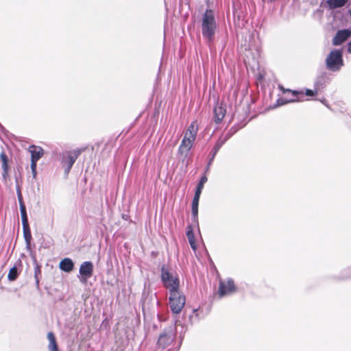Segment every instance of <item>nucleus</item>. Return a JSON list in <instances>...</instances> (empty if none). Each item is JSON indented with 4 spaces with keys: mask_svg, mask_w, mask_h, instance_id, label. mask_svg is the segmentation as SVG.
<instances>
[{
    "mask_svg": "<svg viewBox=\"0 0 351 351\" xmlns=\"http://www.w3.org/2000/svg\"><path fill=\"white\" fill-rule=\"evenodd\" d=\"M216 23L213 12L206 10L204 13L202 23V31L203 36L208 41H211L215 35Z\"/></svg>",
    "mask_w": 351,
    "mask_h": 351,
    "instance_id": "1",
    "label": "nucleus"
},
{
    "mask_svg": "<svg viewBox=\"0 0 351 351\" xmlns=\"http://www.w3.org/2000/svg\"><path fill=\"white\" fill-rule=\"evenodd\" d=\"M161 278L169 293L179 291L180 280L178 275L165 266L161 269Z\"/></svg>",
    "mask_w": 351,
    "mask_h": 351,
    "instance_id": "2",
    "label": "nucleus"
},
{
    "mask_svg": "<svg viewBox=\"0 0 351 351\" xmlns=\"http://www.w3.org/2000/svg\"><path fill=\"white\" fill-rule=\"evenodd\" d=\"M326 64L327 69L330 71H339L343 65L342 51L338 49L332 51L326 59Z\"/></svg>",
    "mask_w": 351,
    "mask_h": 351,
    "instance_id": "3",
    "label": "nucleus"
},
{
    "mask_svg": "<svg viewBox=\"0 0 351 351\" xmlns=\"http://www.w3.org/2000/svg\"><path fill=\"white\" fill-rule=\"evenodd\" d=\"M185 302L184 295L181 294L179 291L169 293V304L173 313H180L185 304Z\"/></svg>",
    "mask_w": 351,
    "mask_h": 351,
    "instance_id": "4",
    "label": "nucleus"
},
{
    "mask_svg": "<svg viewBox=\"0 0 351 351\" xmlns=\"http://www.w3.org/2000/svg\"><path fill=\"white\" fill-rule=\"evenodd\" d=\"M235 289L234 283L232 279L219 280L218 293L220 298L233 293Z\"/></svg>",
    "mask_w": 351,
    "mask_h": 351,
    "instance_id": "5",
    "label": "nucleus"
},
{
    "mask_svg": "<svg viewBox=\"0 0 351 351\" xmlns=\"http://www.w3.org/2000/svg\"><path fill=\"white\" fill-rule=\"evenodd\" d=\"M80 280L82 283H86L88 278L93 276V265L90 261L83 262L80 267Z\"/></svg>",
    "mask_w": 351,
    "mask_h": 351,
    "instance_id": "6",
    "label": "nucleus"
},
{
    "mask_svg": "<svg viewBox=\"0 0 351 351\" xmlns=\"http://www.w3.org/2000/svg\"><path fill=\"white\" fill-rule=\"evenodd\" d=\"M175 338V332L172 329L165 331L161 334L158 340V347L165 349L171 344Z\"/></svg>",
    "mask_w": 351,
    "mask_h": 351,
    "instance_id": "7",
    "label": "nucleus"
},
{
    "mask_svg": "<svg viewBox=\"0 0 351 351\" xmlns=\"http://www.w3.org/2000/svg\"><path fill=\"white\" fill-rule=\"evenodd\" d=\"M80 154V151H75L74 152H69L63 156L62 163L64 173L68 175L72 166L75 163L76 159Z\"/></svg>",
    "mask_w": 351,
    "mask_h": 351,
    "instance_id": "8",
    "label": "nucleus"
},
{
    "mask_svg": "<svg viewBox=\"0 0 351 351\" xmlns=\"http://www.w3.org/2000/svg\"><path fill=\"white\" fill-rule=\"evenodd\" d=\"M198 131V124L197 121H193L187 128L184 132V138L182 140L190 141L195 142Z\"/></svg>",
    "mask_w": 351,
    "mask_h": 351,
    "instance_id": "9",
    "label": "nucleus"
},
{
    "mask_svg": "<svg viewBox=\"0 0 351 351\" xmlns=\"http://www.w3.org/2000/svg\"><path fill=\"white\" fill-rule=\"evenodd\" d=\"M351 32L348 29L339 30L337 32L333 38L332 44L334 45H339L343 43L350 36Z\"/></svg>",
    "mask_w": 351,
    "mask_h": 351,
    "instance_id": "10",
    "label": "nucleus"
},
{
    "mask_svg": "<svg viewBox=\"0 0 351 351\" xmlns=\"http://www.w3.org/2000/svg\"><path fill=\"white\" fill-rule=\"evenodd\" d=\"M193 143L194 142L190 141L182 140L179 146L178 154L186 157Z\"/></svg>",
    "mask_w": 351,
    "mask_h": 351,
    "instance_id": "11",
    "label": "nucleus"
},
{
    "mask_svg": "<svg viewBox=\"0 0 351 351\" xmlns=\"http://www.w3.org/2000/svg\"><path fill=\"white\" fill-rule=\"evenodd\" d=\"M214 114H215V117H214L215 121L217 123H220L223 120V119L225 116V114H226V109L223 106L222 104L217 105L215 107Z\"/></svg>",
    "mask_w": 351,
    "mask_h": 351,
    "instance_id": "12",
    "label": "nucleus"
},
{
    "mask_svg": "<svg viewBox=\"0 0 351 351\" xmlns=\"http://www.w3.org/2000/svg\"><path fill=\"white\" fill-rule=\"evenodd\" d=\"M31 153V159L38 160L43 156V149L40 147L31 145L28 149Z\"/></svg>",
    "mask_w": 351,
    "mask_h": 351,
    "instance_id": "13",
    "label": "nucleus"
},
{
    "mask_svg": "<svg viewBox=\"0 0 351 351\" xmlns=\"http://www.w3.org/2000/svg\"><path fill=\"white\" fill-rule=\"evenodd\" d=\"M74 263L73 261L69 258H65L62 259L59 264V267L61 270L65 272H70L73 270Z\"/></svg>",
    "mask_w": 351,
    "mask_h": 351,
    "instance_id": "14",
    "label": "nucleus"
},
{
    "mask_svg": "<svg viewBox=\"0 0 351 351\" xmlns=\"http://www.w3.org/2000/svg\"><path fill=\"white\" fill-rule=\"evenodd\" d=\"M200 195L201 193L195 191L192 202V215L195 220L197 219L198 204Z\"/></svg>",
    "mask_w": 351,
    "mask_h": 351,
    "instance_id": "15",
    "label": "nucleus"
},
{
    "mask_svg": "<svg viewBox=\"0 0 351 351\" xmlns=\"http://www.w3.org/2000/svg\"><path fill=\"white\" fill-rule=\"evenodd\" d=\"M348 0H327L326 3L330 9L339 8L346 5Z\"/></svg>",
    "mask_w": 351,
    "mask_h": 351,
    "instance_id": "16",
    "label": "nucleus"
},
{
    "mask_svg": "<svg viewBox=\"0 0 351 351\" xmlns=\"http://www.w3.org/2000/svg\"><path fill=\"white\" fill-rule=\"evenodd\" d=\"M47 339L49 341V351H58V345L56 343V337L53 332H49L47 334Z\"/></svg>",
    "mask_w": 351,
    "mask_h": 351,
    "instance_id": "17",
    "label": "nucleus"
},
{
    "mask_svg": "<svg viewBox=\"0 0 351 351\" xmlns=\"http://www.w3.org/2000/svg\"><path fill=\"white\" fill-rule=\"evenodd\" d=\"M186 236L191 248L195 251L197 249V245L195 244V236L191 227L188 228V230L186 231Z\"/></svg>",
    "mask_w": 351,
    "mask_h": 351,
    "instance_id": "18",
    "label": "nucleus"
},
{
    "mask_svg": "<svg viewBox=\"0 0 351 351\" xmlns=\"http://www.w3.org/2000/svg\"><path fill=\"white\" fill-rule=\"evenodd\" d=\"M291 95H293V98H291L286 101H281V100H278L279 105H282L289 102H295V101H299L301 100L300 97H298V95H302L303 97V94L300 92L297 91H291Z\"/></svg>",
    "mask_w": 351,
    "mask_h": 351,
    "instance_id": "19",
    "label": "nucleus"
},
{
    "mask_svg": "<svg viewBox=\"0 0 351 351\" xmlns=\"http://www.w3.org/2000/svg\"><path fill=\"white\" fill-rule=\"evenodd\" d=\"M18 276V271L16 267H12L8 273V278L10 281H14L16 279Z\"/></svg>",
    "mask_w": 351,
    "mask_h": 351,
    "instance_id": "20",
    "label": "nucleus"
},
{
    "mask_svg": "<svg viewBox=\"0 0 351 351\" xmlns=\"http://www.w3.org/2000/svg\"><path fill=\"white\" fill-rule=\"evenodd\" d=\"M23 235L27 245L30 243L32 236L29 227L23 228Z\"/></svg>",
    "mask_w": 351,
    "mask_h": 351,
    "instance_id": "21",
    "label": "nucleus"
},
{
    "mask_svg": "<svg viewBox=\"0 0 351 351\" xmlns=\"http://www.w3.org/2000/svg\"><path fill=\"white\" fill-rule=\"evenodd\" d=\"M228 138V137H226L223 140H219L217 143L215 144L214 148H213V156H215L217 152L219 150V149L221 147V146L225 143L226 140Z\"/></svg>",
    "mask_w": 351,
    "mask_h": 351,
    "instance_id": "22",
    "label": "nucleus"
},
{
    "mask_svg": "<svg viewBox=\"0 0 351 351\" xmlns=\"http://www.w3.org/2000/svg\"><path fill=\"white\" fill-rule=\"evenodd\" d=\"M207 182V177L204 176L201 178L199 182L198 183L196 189V192L202 193V191L204 188V184Z\"/></svg>",
    "mask_w": 351,
    "mask_h": 351,
    "instance_id": "23",
    "label": "nucleus"
},
{
    "mask_svg": "<svg viewBox=\"0 0 351 351\" xmlns=\"http://www.w3.org/2000/svg\"><path fill=\"white\" fill-rule=\"evenodd\" d=\"M19 206H20V211H21V217L27 216V213H26L25 206L23 201H20Z\"/></svg>",
    "mask_w": 351,
    "mask_h": 351,
    "instance_id": "24",
    "label": "nucleus"
},
{
    "mask_svg": "<svg viewBox=\"0 0 351 351\" xmlns=\"http://www.w3.org/2000/svg\"><path fill=\"white\" fill-rule=\"evenodd\" d=\"M0 158L3 162V168L5 169L7 168V157L5 153H1L0 155Z\"/></svg>",
    "mask_w": 351,
    "mask_h": 351,
    "instance_id": "25",
    "label": "nucleus"
},
{
    "mask_svg": "<svg viewBox=\"0 0 351 351\" xmlns=\"http://www.w3.org/2000/svg\"><path fill=\"white\" fill-rule=\"evenodd\" d=\"M23 228L26 227H29L28 223L27 216L21 217Z\"/></svg>",
    "mask_w": 351,
    "mask_h": 351,
    "instance_id": "26",
    "label": "nucleus"
},
{
    "mask_svg": "<svg viewBox=\"0 0 351 351\" xmlns=\"http://www.w3.org/2000/svg\"><path fill=\"white\" fill-rule=\"evenodd\" d=\"M40 274V268L38 265H36V268H35V274H34V276H35V278H36V283L38 284V274Z\"/></svg>",
    "mask_w": 351,
    "mask_h": 351,
    "instance_id": "27",
    "label": "nucleus"
},
{
    "mask_svg": "<svg viewBox=\"0 0 351 351\" xmlns=\"http://www.w3.org/2000/svg\"><path fill=\"white\" fill-rule=\"evenodd\" d=\"M37 161L38 160H34L33 159H31V169H32V171L36 169Z\"/></svg>",
    "mask_w": 351,
    "mask_h": 351,
    "instance_id": "28",
    "label": "nucleus"
},
{
    "mask_svg": "<svg viewBox=\"0 0 351 351\" xmlns=\"http://www.w3.org/2000/svg\"><path fill=\"white\" fill-rule=\"evenodd\" d=\"M315 93H317V92L315 93L312 90H310V89L306 90V95H307V96H313Z\"/></svg>",
    "mask_w": 351,
    "mask_h": 351,
    "instance_id": "29",
    "label": "nucleus"
},
{
    "mask_svg": "<svg viewBox=\"0 0 351 351\" xmlns=\"http://www.w3.org/2000/svg\"><path fill=\"white\" fill-rule=\"evenodd\" d=\"M32 172L33 178H36V174H37L36 169L32 171Z\"/></svg>",
    "mask_w": 351,
    "mask_h": 351,
    "instance_id": "30",
    "label": "nucleus"
},
{
    "mask_svg": "<svg viewBox=\"0 0 351 351\" xmlns=\"http://www.w3.org/2000/svg\"><path fill=\"white\" fill-rule=\"evenodd\" d=\"M18 198H19V202H20V201H23L21 192L18 193Z\"/></svg>",
    "mask_w": 351,
    "mask_h": 351,
    "instance_id": "31",
    "label": "nucleus"
},
{
    "mask_svg": "<svg viewBox=\"0 0 351 351\" xmlns=\"http://www.w3.org/2000/svg\"><path fill=\"white\" fill-rule=\"evenodd\" d=\"M348 51L349 53H351V41L348 44Z\"/></svg>",
    "mask_w": 351,
    "mask_h": 351,
    "instance_id": "32",
    "label": "nucleus"
}]
</instances>
